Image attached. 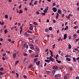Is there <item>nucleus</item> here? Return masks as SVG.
<instances>
[{"label":"nucleus","mask_w":79,"mask_h":79,"mask_svg":"<svg viewBox=\"0 0 79 79\" xmlns=\"http://www.w3.org/2000/svg\"><path fill=\"white\" fill-rule=\"evenodd\" d=\"M52 46H53V49H54V48H55V44H54V45H52Z\"/></svg>","instance_id":"obj_47"},{"label":"nucleus","mask_w":79,"mask_h":79,"mask_svg":"<svg viewBox=\"0 0 79 79\" xmlns=\"http://www.w3.org/2000/svg\"><path fill=\"white\" fill-rule=\"evenodd\" d=\"M33 24H34V25H36L37 26L38 25V24L35 22H33Z\"/></svg>","instance_id":"obj_28"},{"label":"nucleus","mask_w":79,"mask_h":79,"mask_svg":"<svg viewBox=\"0 0 79 79\" xmlns=\"http://www.w3.org/2000/svg\"><path fill=\"white\" fill-rule=\"evenodd\" d=\"M49 22H50V21H49V19H47V20L46 21V22L47 23H49Z\"/></svg>","instance_id":"obj_61"},{"label":"nucleus","mask_w":79,"mask_h":79,"mask_svg":"<svg viewBox=\"0 0 79 79\" xmlns=\"http://www.w3.org/2000/svg\"><path fill=\"white\" fill-rule=\"evenodd\" d=\"M53 22L54 23H56V20H55V19H53Z\"/></svg>","instance_id":"obj_51"},{"label":"nucleus","mask_w":79,"mask_h":79,"mask_svg":"<svg viewBox=\"0 0 79 79\" xmlns=\"http://www.w3.org/2000/svg\"><path fill=\"white\" fill-rule=\"evenodd\" d=\"M34 27V26H31L30 27H29V29L30 31H32V30H33L34 29L33 28V27Z\"/></svg>","instance_id":"obj_6"},{"label":"nucleus","mask_w":79,"mask_h":79,"mask_svg":"<svg viewBox=\"0 0 79 79\" xmlns=\"http://www.w3.org/2000/svg\"><path fill=\"white\" fill-rule=\"evenodd\" d=\"M74 50H76V51H78V49L77 48L74 49Z\"/></svg>","instance_id":"obj_59"},{"label":"nucleus","mask_w":79,"mask_h":79,"mask_svg":"<svg viewBox=\"0 0 79 79\" xmlns=\"http://www.w3.org/2000/svg\"><path fill=\"white\" fill-rule=\"evenodd\" d=\"M35 57V58H37V57H39V56H38V54H37L36 55Z\"/></svg>","instance_id":"obj_60"},{"label":"nucleus","mask_w":79,"mask_h":79,"mask_svg":"<svg viewBox=\"0 0 79 79\" xmlns=\"http://www.w3.org/2000/svg\"><path fill=\"white\" fill-rule=\"evenodd\" d=\"M66 60H67V61H71V59L68 57H67L66 58Z\"/></svg>","instance_id":"obj_15"},{"label":"nucleus","mask_w":79,"mask_h":79,"mask_svg":"<svg viewBox=\"0 0 79 79\" xmlns=\"http://www.w3.org/2000/svg\"><path fill=\"white\" fill-rule=\"evenodd\" d=\"M26 45H27V43H25L23 46V48H25V47H26Z\"/></svg>","instance_id":"obj_12"},{"label":"nucleus","mask_w":79,"mask_h":79,"mask_svg":"<svg viewBox=\"0 0 79 79\" xmlns=\"http://www.w3.org/2000/svg\"><path fill=\"white\" fill-rule=\"evenodd\" d=\"M79 40V39H76L75 40L76 41V42H77L78 41V40Z\"/></svg>","instance_id":"obj_53"},{"label":"nucleus","mask_w":79,"mask_h":79,"mask_svg":"<svg viewBox=\"0 0 79 79\" xmlns=\"http://www.w3.org/2000/svg\"><path fill=\"white\" fill-rule=\"evenodd\" d=\"M61 75L60 74H56L54 76V77H60Z\"/></svg>","instance_id":"obj_5"},{"label":"nucleus","mask_w":79,"mask_h":79,"mask_svg":"<svg viewBox=\"0 0 79 79\" xmlns=\"http://www.w3.org/2000/svg\"><path fill=\"white\" fill-rule=\"evenodd\" d=\"M73 37H77V35H76V34H75L74 35H73Z\"/></svg>","instance_id":"obj_38"},{"label":"nucleus","mask_w":79,"mask_h":79,"mask_svg":"<svg viewBox=\"0 0 79 79\" xmlns=\"http://www.w3.org/2000/svg\"><path fill=\"white\" fill-rule=\"evenodd\" d=\"M57 12L58 13H59V14H61V10L60 9H58L57 10Z\"/></svg>","instance_id":"obj_9"},{"label":"nucleus","mask_w":79,"mask_h":79,"mask_svg":"<svg viewBox=\"0 0 79 79\" xmlns=\"http://www.w3.org/2000/svg\"><path fill=\"white\" fill-rule=\"evenodd\" d=\"M13 57L14 58H16V53H14L13 54Z\"/></svg>","instance_id":"obj_11"},{"label":"nucleus","mask_w":79,"mask_h":79,"mask_svg":"<svg viewBox=\"0 0 79 79\" xmlns=\"http://www.w3.org/2000/svg\"><path fill=\"white\" fill-rule=\"evenodd\" d=\"M76 79H79V77H76Z\"/></svg>","instance_id":"obj_64"},{"label":"nucleus","mask_w":79,"mask_h":79,"mask_svg":"<svg viewBox=\"0 0 79 79\" xmlns=\"http://www.w3.org/2000/svg\"><path fill=\"white\" fill-rule=\"evenodd\" d=\"M59 32H60V30H58L57 31V34H59Z\"/></svg>","instance_id":"obj_45"},{"label":"nucleus","mask_w":79,"mask_h":79,"mask_svg":"<svg viewBox=\"0 0 79 79\" xmlns=\"http://www.w3.org/2000/svg\"><path fill=\"white\" fill-rule=\"evenodd\" d=\"M66 38H67V34H65L64 35V40H66Z\"/></svg>","instance_id":"obj_7"},{"label":"nucleus","mask_w":79,"mask_h":79,"mask_svg":"<svg viewBox=\"0 0 79 79\" xmlns=\"http://www.w3.org/2000/svg\"><path fill=\"white\" fill-rule=\"evenodd\" d=\"M41 14L43 16H45V13H41Z\"/></svg>","instance_id":"obj_32"},{"label":"nucleus","mask_w":79,"mask_h":79,"mask_svg":"<svg viewBox=\"0 0 79 79\" xmlns=\"http://www.w3.org/2000/svg\"><path fill=\"white\" fill-rule=\"evenodd\" d=\"M70 18V16L69 15L67 17V19H69Z\"/></svg>","instance_id":"obj_52"},{"label":"nucleus","mask_w":79,"mask_h":79,"mask_svg":"<svg viewBox=\"0 0 79 79\" xmlns=\"http://www.w3.org/2000/svg\"><path fill=\"white\" fill-rule=\"evenodd\" d=\"M52 74H55V71L54 70L52 71Z\"/></svg>","instance_id":"obj_44"},{"label":"nucleus","mask_w":79,"mask_h":79,"mask_svg":"<svg viewBox=\"0 0 79 79\" xmlns=\"http://www.w3.org/2000/svg\"><path fill=\"white\" fill-rule=\"evenodd\" d=\"M49 60H51L53 58H52V56H50L49 57Z\"/></svg>","instance_id":"obj_58"},{"label":"nucleus","mask_w":79,"mask_h":79,"mask_svg":"<svg viewBox=\"0 0 79 79\" xmlns=\"http://www.w3.org/2000/svg\"><path fill=\"white\" fill-rule=\"evenodd\" d=\"M24 36H25V37H29V36H30V34H29V33H27L26 32H25L24 33Z\"/></svg>","instance_id":"obj_3"},{"label":"nucleus","mask_w":79,"mask_h":79,"mask_svg":"<svg viewBox=\"0 0 79 79\" xmlns=\"http://www.w3.org/2000/svg\"><path fill=\"white\" fill-rule=\"evenodd\" d=\"M56 61H57V62L58 63H60L61 62V60H56Z\"/></svg>","instance_id":"obj_17"},{"label":"nucleus","mask_w":79,"mask_h":79,"mask_svg":"<svg viewBox=\"0 0 79 79\" xmlns=\"http://www.w3.org/2000/svg\"><path fill=\"white\" fill-rule=\"evenodd\" d=\"M49 51L50 52L51 54H53V52H52V51L51 50H49Z\"/></svg>","instance_id":"obj_41"},{"label":"nucleus","mask_w":79,"mask_h":79,"mask_svg":"<svg viewBox=\"0 0 79 79\" xmlns=\"http://www.w3.org/2000/svg\"><path fill=\"white\" fill-rule=\"evenodd\" d=\"M45 61L46 62H48V63H49V60H45Z\"/></svg>","instance_id":"obj_30"},{"label":"nucleus","mask_w":79,"mask_h":79,"mask_svg":"<svg viewBox=\"0 0 79 79\" xmlns=\"http://www.w3.org/2000/svg\"><path fill=\"white\" fill-rule=\"evenodd\" d=\"M53 69H58V67L56 66H54L53 67Z\"/></svg>","instance_id":"obj_8"},{"label":"nucleus","mask_w":79,"mask_h":79,"mask_svg":"<svg viewBox=\"0 0 79 79\" xmlns=\"http://www.w3.org/2000/svg\"><path fill=\"white\" fill-rule=\"evenodd\" d=\"M33 66V65H32V64H31L29 66L28 68L29 69L31 68H32V67Z\"/></svg>","instance_id":"obj_26"},{"label":"nucleus","mask_w":79,"mask_h":79,"mask_svg":"<svg viewBox=\"0 0 79 79\" xmlns=\"http://www.w3.org/2000/svg\"><path fill=\"white\" fill-rule=\"evenodd\" d=\"M76 28H78V26H75L73 27V29H76Z\"/></svg>","instance_id":"obj_35"},{"label":"nucleus","mask_w":79,"mask_h":79,"mask_svg":"<svg viewBox=\"0 0 79 79\" xmlns=\"http://www.w3.org/2000/svg\"><path fill=\"white\" fill-rule=\"evenodd\" d=\"M27 32L28 33H29L30 34H32V32L31 31H29V30H27Z\"/></svg>","instance_id":"obj_18"},{"label":"nucleus","mask_w":79,"mask_h":79,"mask_svg":"<svg viewBox=\"0 0 79 79\" xmlns=\"http://www.w3.org/2000/svg\"><path fill=\"white\" fill-rule=\"evenodd\" d=\"M5 16V18H6V19H7V18H8V15H6Z\"/></svg>","instance_id":"obj_31"},{"label":"nucleus","mask_w":79,"mask_h":79,"mask_svg":"<svg viewBox=\"0 0 79 79\" xmlns=\"http://www.w3.org/2000/svg\"><path fill=\"white\" fill-rule=\"evenodd\" d=\"M28 40H32L31 41L32 42H34V40H32V38L29 37L28 38Z\"/></svg>","instance_id":"obj_16"},{"label":"nucleus","mask_w":79,"mask_h":79,"mask_svg":"<svg viewBox=\"0 0 79 79\" xmlns=\"http://www.w3.org/2000/svg\"><path fill=\"white\" fill-rule=\"evenodd\" d=\"M70 71H73V68L72 67H70Z\"/></svg>","instance_id":"obj_46"},{"label":"nucleus","mask_w":79,"mask_h":79,"mask_svg":"<svg viewBox=\"0 0 79 79\" xmlns=\"http://www.w3.org/2000/svg\"><path fill=\"white\" fill-rule=\"evenodd\" d=\"M23 77H24V78H27V76H26V75H24Z\"/></svg>","instance_id":"obj_62"},{"label":"nucleus","mask_w":79,"mask_h":79,"mask_svg":"<svg viewBox=\"0 0 79 79\" xmlns=\"http://www.w3.org/2000/svg\"><path fill=\"white\" fill-rule=\"evenodd\" d=\"M40 61H38L36 62V65H37V66H39V65L40 64Z\"/></svg>","instance_id":"obj_10"},{"label":"nucleus","mask_w":79,"mask_h":79,"mask_svg":"<svg viewBox=\"0 0 79 79\" xmlns=\"http://www.w3.org/2000/svg\"><path fill=\"white\" fill-rule=\"evenodd\" d=\"M58 54H56V57H55V58L56 59V60L58 59Z\"/></svg>","instance_id":"obj_33"},{"label":"nucleus","mask_w":79,"mask_h":79,"mask_svg":"<svg viewBox=\"0 0 79 79\" xmlns=\"http://www.w3.org/2000/svg\"><path fill=\"white\" fill-rule=\"evenodd\" d=\"M64 14H63L61 15L62 18H64Z\"/></svg>","instance_id":"obj_50"},{"label":"nucleus","mask_w":79,"mask_h":79,"mask_svg":"<svg viewBox=\"0 0 79 79\" xmlns=\"http://www.w3.org/2000/svg\"><path fill=\"white\" fill-rule=\"evenodd\" d=\"M30 48L31 49V50H34V46H32L30 47Z\"/></svg>","instance_id":"obj_29"},{"label":"nucleus","mask_w":79,"mask_h":79,"mask_svg":"<svg viewBox=\"0 0 79 79\" xmlns=\"http://www.w3.org/2000/svg\"><path fill=\"white\" fill-rule=\"evenodd\" d=\"M68 26H66V27H65L64 29V31H66V30H67V29H68Z\"/></svg>","instance_id":"obj_19"},{"label":"nucleus","mask_w":79,"mask_h":79,"mask_svg":"<svg viewBox=\"0 0 79 79\" xmlns=\"http://www.w3.org/2000/svg\"><path fill=\"white\" fill-rule=\"evenodd\" d=\"M37 1H35L34 2V5H37Z\"/></svg>","instance_id":"obj_24"},{"label":"nucleus","mask_w":79,"mask_h":79,"mask_svg":"<svg viewBox=\"0 0 79 79\" xmlns=\"http://www.w3.org/2000/svg\"><path fill=\"white\" fill-rule=\"evenodd\" d=\"M51 61H52V62H53V61H54V59H53V58L51 59Z\"/></svg>","instance_id":"obj_54"},{"label":"nucleus","mask_w":79,"mask_h":79,"mask_svg":"<svg viewBox=\"0 0 79 79\" xmlns=\"http://www.w3.org/2000/svg\"><path fill=\"white\" fill-rule=\"evenodd\" d=\"M23 55L24 56H27V54L26 53H24Z\"/></svg>","instance_id":"obj_43"},{"label":"nucleus","mask_w":79,"mask_h":79,"mask_svg":"<svg viewBox=\"0 0 79 79\" xmlns=\"http://www.w3.org/2000/svg\"><path fill=\"white\" fill-rule=\"evenodd\" d=\"M19 60H18L16 62H15V66H16V65L18 63H19Z\"/></svg>","instance_id":"obj_36"},{"label":"nucleus","mask_w":79,"mask_h":79,"mask_svg":"<svg viewBox=\"0 0 79 79\" xmlns=\"http://www.w3.org/2000/svg\"><path fill=\"white\" fill-rule=\"evenodd\" d=\"M2 60H3L4 61L5 60V57H2Z\"/></svg>","instance_id":"obj_56"},{"label":"nucleus","mask_w":79,"mask_h":79,"mask_svg":"<svg viewBox=\"0 0 79 79\" xmlns=\"http://www.w3.org/2000/svg\"><path fill=\"white\" fill-rule=\"evenodd\" d=\"M68 47L69 49H71V45L70 44H69Z\"/></svg>","instance_id":"obj_20"},{"label":"nucleus","mask_w":79,"mask_h":79,"mask_svg":"<svg viewBox=\"0 0 79 79\" xmlns=\"http://www.w3.org/2000/svg\"><path fill=\"white\" fill-rule=\"evenodd\" d=\"M36 13L37 14V15H39V13H40V12L39 11H37L36 12Z\"/></svg>","instance_id":"obj_55"},{"label":"nucleus","mask_w":79,"mask_h":79,"mask_svg":"<svg viewBox=\"0 0 79 79\" xmlns=\"http://www.w3.org/2000/svg\"><path fill=\"white\" fill-rule=\"evenodd\" d=\"M37 60H38V58H35L34 60V62H36V61H37Z\"/></svg>","instance_id":"obj_21"},{"label":"nucleus","mask_w":79,"mask_h":79,"mask_svg":"<svg viewBox=\"0 0 79 79\" xmlns=\"http://www.w3.org/2000/svg\"><path fill=\"white\" fill-rule=\"evenodd\" d=\"M26 60L27 61H26ZM24 61L25 62V63H26L25 64H27V59H26V58H25Z\"/></svg>","instance_id":"obj_14"},{"label":"nucleus","mask_w":79,"mask_h":79,"mask_svg":"<svg viewBox=\"0 0 79 79\" xmlns=\"http://www.w3.org/2000/svg\"><path fill=\"white\" fill-rule=\"evenodd\" d=\"M12 73H13V74H15V71H13L12 72Z\"/></svg>","instance_id":"obj_57"},{"label":"nucleus","mask_w":79,"mask_h":79,"mask_svg":"<svg viewBox=\"0 0 79 79\" xmlns=\"http://www.w3.org/2000/svg\"><path fill=\"white\" fill-rule=\"evenodd\" d=\"M52 10L53 12H56L57 11V9L56 7H53L52 8Z\"/></svg>","instance_id":"obj_4"},{"label":"nucleus","mask_w":79,"mask_h":79,"mask_svg":"<svg viewBox=\"0 0 79 79\" xmlns=\"http://www.w3.org/2000/svg\"><path fill=\"white\" fill-rule=\"evenodd\" d=\"M52 4H53V6H55V5H56V3H55V2H53Z\"/></svg>","instance_id":"obj_49"},{"label":"nucleus","mask_w":79,"mask_h":79,"mask_svg":"<svg viewBox=\"0 0 79 79\" xmlns=\"http://www.w3.org/2000/svg\"><path fill=\"white\" fill-rule=\"evenodd\" d=\"M46 73L48 74H50V73H51V72L50 71H46Z\"/></svg>","instance_id":"obj_27"},{"label":"nucleus","mask_w":79,"mask_h":79,"mask_svg":"<svg viewBox=\"0 0 79 79\" xmlns=\"http://www.w3.org/2000/svg\"><path fill=\"white\" fill-rule=\"evenodd\" d=\"M35 51L36 52V53H39V48L38 47H35V48L34 49Z\"/></svg>","instance_id":"obj_1"},{"label":"nucleus","mask_w":79,"mask_h":79,"mask_svg":"<svg viewBox=\"0 0 79 79\" xmlns=\"http://www.w3.org/2000/svg\"><path fill=\"white\" fill-rule=\"evenodd\" d=\"M5 55H6V54L5 53L3 54V56H5Z\"/></svg>","instance_id":"obj_48"},{"label":"nucleus","mask_w":79,"mask_h":79,"mask_svg":"<svg viewBox=\"0 0 79 79\" xmlns=\"http://www.w3.org/2000/svg\"><path fill=\"white\" fill-rule=\"evenodd\" d=\"M16 74L17 77V78H18L19 77V74H18V73H16Z\"/></svg>","instance_id":"obj_22"},{"label":"nucleus","mask_w":79,"mask_h":79,"mask_svg":"<svg viewBox=\"0 0 79 79\" xmlns=\"http://www.w3.org/2000/svg\"><path fill=\"white\" fill-rule=\"evenodd\" d=\"M69 40H71V35L69 36Z\"/></svg>","instance_id":"obj_40"},{"label":"nucleus","mask_w":79,"mask_h":79,"mask_svg":"<svg viewBox=\"0 0 79 79\" xmlns=\"http://www.w3.org/2000/svg\"><path fill=\"white\" fill-rule=\"evenodd\" d=\"M8 32V31H7V29H6L4 30V33L5 34H6Z\"/></svg>","instance_id":"obj_25"},{"label":"nucleus","mask_w":79,"mask_h":79,"mask_svg":"<svg viewBox=\"0 0 79 79\" xmlns=\"http://www.w3.org/2000/svg\"><path fill=\"white\" fill-rule=\"evenodd\" d=\"M73 61H75V62H76V58L73 57Z\"/></svg>","instance_id":"obj_37"},{"label":"nucleus","mask_w":79,"mask_h":79,"mask_svg":"<svg viewBox=\"0 0 79 79\" xmlns=\"http://www.w3.org/2000/svg\"><path fill=\"white\" fill-rule=\"evenodd\" d=\"M23 11L22 10H19V14H20V13H23Z\"/></svg>","instance_id":"obj_13"},{"label":"nucleus","mask_w":79,"mask_h":79,"mask_svg":"<svg viewBox=\"0 0 79 79\" xmlns=\"http://www.w3.org/2000/svg\"><path fill=\"white\" fill-rule=\"evenodd\" d=\"M48 6H47L46 7V9H45L44 10H43V12L44 13H46L47 12V11H48Z\"/></svg>","instance_id":"obj_2"},{"label":"nucleus","mask_w":79,"mask_h":79,"mask_svg":"<svg viewBox=\"0 0 79 79\" xmlns=\"http://www.w3.org/2000/svg\"><path fill=\"white\" fill-rule=\"evenodd\" d=\"M48 29L49 31H52V27H50Z\"/></svg>","instance_id":"obj_23"},{"label":"nucleus","mask_w":79,"mask_h":79,"mask_svg":"<svg viewBox=\"0 0 79 79\" xmlns=\"http://www.w3.org/2000/svg\"><path fill=\"white\" fill-rule=\"evenodd\" d=\"M48 31V28H47L45 30V32H47Z\"/></svg>","instance_id":"obj_34"},{"label":"nucleus","mask_w":79,"mask_h":79,"mask_svg":"<svg viewBox=\"0 0 79 79\" xmlns=\"http://www.w3.org/2000/svg\"><path fill=\"white\" fill-rule=\"evenodd\" d=\"M64 79H67V77L66 76V75H65L64 76Z\"/></svg>","instance_id":"obj_42"},{"label":"nucleus","mask_w":79,"mask_h":79,"mask_svg":"<svg viewBox=\"0 0 79 79\" xmlns=\"http://www.w3.org/2000/svg\"><path fill=\"white\" fill-rule=\"evenodd\" d=\"M4 23H5L4 22H2L1 23V26H3V25H4Z\"/></svg>","instance_id":"obj_39"},{"label":"nucleus","mask_w":79,"mask_h":79,"mask_svg":"<svg viewBox=\"0 0 79 79\" xmlns=\"http://www.w3.org/2000/svg\"><path fill=\"white\" fill-rule=\"evenodd\" d=\"M3 72H0V75H1V76H2V75H3Z\"/></svg>","instance_id":"obj_63"}]
</instances>
